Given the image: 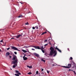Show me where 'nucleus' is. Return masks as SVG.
Segmentation results:
<instances>
[{
    "instance_id": "f257e3e1",
    "label": "nucleus",
    "mask_w": 76,
    "mask_h": 76,
    "mask_svg": "<svg viewBox=\"0 0 76 76\" xmlns=\"http://www.w3.org/2000/svg\"><path fill=\"white\" fill-rule=\"evenodd\" d=\"M50 50V55H53V57H55L57 55V51L56 50H54V49L52 47H51Z\"/></svg>"
},
{
    "instance_id": "f03ea898",
    "label": "nucleus",
    "mask_w": 76,
    "mask_h": 76,
    "mask_svg": "<svg viewBox=\"0 0 76 76\" xmlns=\"http://www.w3.org/2000/svg\"><path fill=\"white\" fill-rule=\"evenodd\" d=\"M15 73H17V74H15V76H19V75H21V74H20V72H19L18 70H15Z\"/></svg>"
},
{
    "instance_id": "7ed1b4c3",
    "label": "nucleus",
    "mask_w": 76,
    "mask_h": 76,
    "mask_svg": "<svg viewBox=\"0 0 76 76\" xmlns=\"http://www.w3.org/2000/svg\"><path fill=\"white\" fill-rule=\"evenodd\" d=\"M12 64H14L16 66H18V59H16L15 61H12Z\"/></svg>"
},
{
    "instance_id": "20e7f679",
    "label": "nucleus",
    "mask_w": 76,
    "mask_h": 76,
    "mask_svg": "<svg viewBox=\"0 0 76 76\" xmlns=\"http://www.w3.org/2000/svg\"><path fill=\"white\" fill-rule=\"evenodd\" d=\"M12 49L13 50H17V51H20V50L18 49V48H16L15 47H12Z\"/></svg>"
},
{
    "instance_id": "39448f33",
    "label": "nucleus",
    "mask_w": 76,
    "mask_h": 76,
    "mask_svg": "<svg viewBox=\"0 0 76 76\" xmlns=\"http://www.w3.org/2000/svg\"><path fill=\"white\" fill-rule=\"evenodd\" d=\"M13 56L14 57L12 58V60H13V61H15V60H16V59H17V58L16 57V56H15V55H13Z\"/></svg>"
},
{
    "instance_id": "423d86ee",
    "label": "nucleus",
    "mask_w": 76,
    "mask_h": 76,
    "mask_svg": "<svg viewBox=\"0 0 76 76\" xmlns=\"http://www.w3.org/2000/svg\"><path fill=\"white\" fill-rule=\"evenodd\" d=\"M55 48L56 50H57L60 53H61V50H60V49H58V48L57 46H56V47Z\"/></svg>"
},
{
    "instance_id": "0eeeda50",
    "label": "nucleus",
    "mask_w": 76,
    "mask_h": 76,
    "mask_svg": "<svg viewBox=\"0 0 76 76\" xmlns=\"http://www.w3.org/2000/svg\"><path fill=\"white\" fill-rule=\"evenodd\" d=\"M20 36H21V35L20 34L19 35H18L17 36H14V38H19V37H20Z\"/></svg>"
},
{
    "instance_id": "6e6552de",
    "label": "nucleus",
    "mask_w": 76,
    "mask_h": 76,
    "mask_svg": "<svg viewBox=\"0 0 76 76\" xmlns=\"http://www.w3.org/2000/svg\"><path fill=\"white\" fill-rule=\"evenodd\" d=\"M71 64H68V66H67V69H69V68H70L71 67Z\"/></svg>"
},
{
    "instance_id": "1a4fd4ad",
    "label": "nucleus",
    "mask_w": 76,
    "mask_h": 76,
    "mask_svg": "<svg viewBox=\"0 0 76 76\" xmlns=\"http://www.w3.org/2000/svg\"><path fill=\"white\" fill-rule=\"evenodd\" d=\"M34 55L36 57H39V55L36 53H33Z\"/></svg>"
},
{
    "instance_id": "9d476101",
    "label": "nucleus",
    "mask_w": 76,
    "mask_h": 76,
    "mask_svg": "<svg viewBox=\"0 0 76 76\" xmlns=\"http://www.w3.org/2000/svg\"><path fill=\"white\" fill-rule=\"evenodd\" d=\"M9 54H10V53L9 52H7L6 54V57H7Z\"/></svg>"
},
{
    "instance_id": "9b49d317",
    "label": "nucleus",
    "mask_w": 76,
    "mask_h": 76,
    "mask_svg": "<svg viewBox=\"0 0 76 76\" xmlns=\"http://www.w3.org/2000/svg\"><path fill=\"white\" fill-rule=\"evenodd\" d=\"M27 66L28 68H29V69H31V68H32V66H29L28 65H27Z\"/></svg>"
},
{
    "instance_id": "f8f14e48",
    "label": "nucleus",
    "mask_w": 76,
    "mask_h": 76,
    "mask_svg": "<svg viewBox=\"0 0 76 76\" xmlns=\"http://www.w3.org/2000/svg\"><path fill=\"white\" fill-rule=\"evenodd\" d=\"M40 50H44V48H43V46H41L40 48Z\"/></svg>"
},
{
    "instance_id": "ddd939ff",
    "label": "nucleus",
    "mask_w": 76,
    "mask_h": 76,
    "mask_svg": "<svg viewBox=\"0 0 76 76\" xmlns=\"http://www.w3.org/2000/svg\"><path fill=\"white\" fill-rule=\"evenodd\" d=\"M22 51H23V52L25 53H26V52H27V51L25 50H22Z\"/></svg>"
},
{
    "instance_id": "4468645a",
    "label": "nucleus",
    "mask_w": 76,
    "mask_h": 76,
    "mask_svg": "<svg viewBox=\"0 0 76 76\" xmlns=\"http://www.w3.org/2000/svg\"><path fill=\"white\" fill-rule=\"evenodd\" d=\"M41 61H43V62H45V61L43 59H41Z\"/></svg>"
},
{
    "instance_id": "2eb2a0df",
    "label": "nucleus",
    "mask_w": 76,
    "mask_h": 76,
    "mask_svg": "<svg viewBox=\"0 0 76 76\" xmlns=\"http://www.w3.org/2000/svg\"><path fill=\"white\" fill-rule=\"evenodd\" d=\"M23 59L24 60H26L28 59V58H27V57H25V58H23Z\"/></svg>"
},
{
    "instance_id": "dca6fc26",
    "label": "nucleus",
    "mask_w": 76,
    "mask_h": 76,
    "mask_svg": "<svg viewBox=\"0 0 76 76\" xmlns=\"http://www.w3.org/2000/svg\"><path fill=\"white\" fill-rule=\"evenodd\" d=\"M18 18H22V15H20L18 17Z\"/></svg>"
},
{
    "instance_id": "f3484780",
    "label": "nucleus",
    "mask_w": 76,
    "mask_h": 76,
    "mask_svg": "<svg viewBox=\"0 0 76 76\" xmlns=\"http://www.w3.org/2000/svg\"><path fill=\"white\" fill-rule=\"evenodd\" d=\"M46 33H47V32L45 31L44 32H43L42 34H41V35H44V34H46Z\"/></svg>"
},
{
    "instance_id": "a211bd4d",
    "label": "nucleus",
    "mask_w": 76,
    "mask_h": 76,
    "mask_svg": "<svg viewBox=\"0 0 76 76\" xmlns=\"http://www.w3.org/2000/svg\"><path fill=\"white\" fill-rule=\"evenodd\" d=\"M37 49H39V50H40V48L38 46H37Z\"/></svg>"
},
{
    "instance_id": "6ab92c4d",
    "label": "nucleus",
    "mask_w": 76,
    "mask_h": 76,
    "mask_svg": "<svg viewBox=\"0 0 76 76\" xmlns=\"http://www.w3.org/2000/svg\"><path fill=\"white\" fill-rule=\"evenodd\" d=\"M31 46H25L23 48H29V47H30Z\"/></svg>"
},
{
    "instance_id": "aec40b11",
    "label": "nucleus",
    "mask_w": 76,
    "mask_h": 76,
    "mask_svg": "<svg viewBox=\"0 0 76 76\" xmlns=\"http://www.w3.org/2000/svg\"><path fill=\"white\" fill-rule=\"evenodd\" d=\"M16 66H16L15 65H14L13 66V68H15V67H16Z\"/></svg>"
},
{
    "instance_id": "412c9836",
    "label": "nucleus",
    "mask_w": 76,
    "mask_h": 76,
    "mask_svg": "<svg viewBox=\"0 0 76 76\" xmlns=\"http://www.w3.org/2000/svg\"><path fill=\"white\" fill-rule=\"evenodd\" d=\"M62 67H64V68H66L67 69V66H62Z\"/></svg>"
},
{
    "instance_id": "4be33fe9",
    "label": "nucleus",
    "mask_w": 76,
    "mask_h": 76,
    "mask_svg": "<svg viewBox=\"0 0 76 76\" xmlns=\"http://www.w3.org/2000/svg\"><path fill=\"white\" fill-rule=\"evenodd\" d=\"M33 47H34L35 48H36V49H37V46H33Z\"/></svg>"
},
{
    "instance_id": "5701e85b",
    "label": "nucleus",
    "mask_w": 76,
    "mask_h": 76,
    "mask_svg": "<svg viewBox=\"0 0 76 76\" xmlns=\"http://www.w3.org/2000/svg\"><path fill=\"white\" fill-rule=\"evenodd\" d=\"M35 28H36V29H38V26H35Z\"/></svg>"
},
{
    "instance_id": "b1692460",
    "label": "nucleus",
    "mask_w": 76,
    "mask_h": 76,
    "mask_svg": "<svg viewBox=\"0 0 76 76\" xmlns=\"http://www.w3.org/2000/svg\"><path fill=\"white\" fill-rule=\"evenodd\" d=\"M27 74L28 75H31V74H32V73H31V72H29Z\"/></svg>"
},
{
    "instance_id": "393cba45",
    "label": "nucleus",
    "mask_w": 76,
    "mask_h": 76,
    "mask_svg": "<svg viewBox=\"0 0 76 76\" xmlns=\"http://www.w3.org/2000/svg\"><path fill=\"white\" fill-rule=\"evenodd\" d=\"M42 52L43 53H45V51L44 50H41Z\"/></svg>"
},
{
    "instance_id": "a878e982",
    "label": "nucleus",
    "mask_w": 76,
    "mask_h": 76,
    "mask_svg": "<svg viewBox=\"0 0 76 76\" xmlns=\"http://www.w3.org/2000/svg\"><path fill=\"white\" fill-rule=\"evenodd\" d=\"M47 72L48 73H50V71H48V70H47Z\"/></svg>"
},
{
    "instance_id": "bb28decb",
    "label": "nucleus",
    "mask_w": 76,
    "mask_h": 76,
    "mask_svg": "<svg viewBox=\"0 0 76 76\" xmlns=\"http://www.w3.org/2000/svg\"><path fill=\"white\" fill-rule=\"evenodd\" d=\"M73 72H74L75 75H76V72H75V71H72Z\"/></svg>"
},
{
    "instance_id": "cd10ccee",
    "label": "nucleus",
    "mask_w": 76,
    "mask_h": 76,
    "mask_svg": "<svg viewBox=\"0 0 76 76\" xmlns=\"http://www.w3.org/2000/svg\"><path fill=\"white\" fill-rule=\"evenodd\" d=\"M14 54L15 55L17 54V52H14Z\"/></svg>"
},
{
    "instance_id": "c85d7f7f",
    "label": "nucleus",
    "mask_w": 76,
    "mask_h": 76,
    "mask_svg": "<svg viewBox=\"0 0 76 76\" xmlns=\"http://www.w3.org/2000/svg\"><path fill=\"white\" fill-rule=\"evenodd\" d=\"M32 29H35V28L34 27H32Z\"/></svg>"
},
{
    "instance_id": "c756f323",
    "label": "nucleus",
    "mask_w": 76,
    "mask_h": 76,
    "mask_svg": "<svg viewBox=\"0 0 76 76\" xmlns=\"http://www.w3.org/2000/svg\"><path fill=\"white\" fill-rule=\"evenodd\" d=\"M70 59L71 60H72L73 59V58H72V57H71L70 58Z\"/></svg>"
},
{
    "instance_id": "7c9ffc66",
    "label": "nucleus",
    "mask_w": 76,
    "mask_h": 76,
    "mask_svg": "<svg viewBox=\"0 0 76 76\" xmlns=\"http://www.w3.org/2000/svg\"><path fill=\"white\" fill-rule=\"evenodd\" d=\"M49 44H50V45H51V42H49Z\"/></svg>"
},
{
    "instance_id": "2f4dec72",
    "label": "nucleus",
    "mask_w": 76,
    "mask_h": 76,
    "mask_svg": "<svg viewBox=\"0 0 76 76\" xmlns=\"http://www.w3.org/2000/svg\"><path fill=\"white\" fill-rule=\"evenodd\" d=\"M38 74V71H36V74Z\"/></svg>"
},
{
    "instance_id": "473e14b6",
    "label": "nucleus",
    "mask_w": 76,
    "mask_h": 76,
    "mask_svg": "<svg viewBox=\"0 0 76 76\" xmlns=\"http://www.w3.org/2000/svg\"><path fill=\"white\" fill-rule=\"evenodd\" d=\"M25 55H24V56L23 57V58H24L25 57Z\"/></svg>"
},
{
    "instance_id": "72a5a7b5",
    "label": "nucleus",
    "mask_w": 76,
    "mask_h": 76,
    "mask_svg": "<svg viewBox=\"0 0 76 76\" xmlns=\"http://www.w3.org/2000/svg\"><path fill=\"white\" fill-rule=\"evenodd\" d=\"M25 25H29L28 23H25Z\"/></svg>"
},
{
    "instance_id": "f704fd0d",
    "label": "nucleus",
    "mask_w": 76,
    "mask_h": 76,
    "mask_svg": "<svg viewBox=\"0 0 76 76\" xmlns=\"http://www.w3.org/2000/svg\"><path fill=\"white\" fill-rule=\"evenodd\" d=\"M48 45V44H46L44 45L45 46H47V45Z\"/></svg>"
},
{
    "instance_id": "c9c22d12",
    "label": "nucleus",
    "mask_w": 76,
    "mask_h": 76,
    "mask_svg": "<svg viewBox=\"0 0 76 76\" xmlns=\"http://www.w3.org/2000/svg\"><path fill=\"white\" fill-rule=\"evenodd\" d=\"M41 69H42L41 72H42V71L44 70V69H43L42 68H41Z\"/></svg>"
},
{
    "instance_id": "e433bc0d",
    "label": "nucleus",
    "mask_w": 76,
    "mask_h": 76,
    "mask_svg": "<svg viewBox=\"0 0 76 76\" xmlns=\"http://www.w3.org/2000/svg\"><path fill=\"white\" fill-rule=\"evenodd\" d=\"M10 48H8L7 49V50H10Z\"/></svg>"
},
{
    "instance_id": "4c0bfd02",
    "label": "nucleus",
    "mask_w": 76,
    "mask_h": 76,
    "mask_svg": "<svg viewBox=\"0 0 76 76\" xmlns=\"http://www.w3.org/2000/svg\"><path fill=\"white\" fill-rule=\"evenodd\" d=\"M31 50H34V51H35V50L34 49H33V48H32V49H31Z\"/></svg>"
},
{
    "instance_id": "58836bf2",
    "label": "nucleus",
    "mask_w": 76,
    "mask_h": 76,
    "mask_svg": "<svg viewBox=\"0 0 76 76\" xmlns=\"http://www.w3.org/2000/svg\"><path fill=\"white\" fill-rule=\"evenodd\" d=\"M3 42V40H1L0 42Z\"/></svg>"
},
{
    "instance_id": "ea45409f",
    "label": "nucleus",
    "mask_w": 76,
    "mask_h": 76,
    "mask_svg": "<svg viewBox=\"0 0 76 76\" xmlns=\"http://www.w3.org/2000/svg\"><path fill=\"white\" fill-rule=\"evenodd\" d=\"M14 39V38H13V37H12V38H11V39Z\"/></svg>"
},
{
    "instance_id": "a19ab883",
    "label": "nucleus",
    "mask_w": 76,
    "mask_h": 76,
    "mask_svg": "<svg viewBox=\"0 0 76 76\" xmlns=\"http://www.w3.org/2000/svg\"><path fill=\"white\" fill-rule=\"evenodd\" d=\"M47 40H45V42H47Z\"/></svg>"
},
{
    "instance_id": "79ce46f5",
    "label": "nucleus",
    "mask_w": 76,
    "mask_h": 76,
    "mask_svg": "<svg viewBox=\"0 0 76 76\" xmlns=\"http://www.w3.org/2000/svg\"><path fill=\"white\" fill-rule=\"evenodd\" d=\"M69 71H71V70L70 69H69Z\"/></svg>"
},
{
    "instance_id": "37998d69",
    "label": "nucleus",
    "mask_w": 76,
    "mask_h": 76,
    "mask_svg": "<svg viewBox=\"0 0 76 76\" xmlns=\"http://www.w3.org/2000/svg\"><path fill=\"white\" fill-rule=\"evenodd\" d=\"M10 58H12V56H10Z\"/></svg>"
},
{
    "instance_id": "c03bdc74",
    "label": "nucleus",
    "mask_w": 76,
    "mask_h": 76,
    "mask_svg": "<svg viewBox=\"0 0 76 76\" xmlns=\"http://www.w3.org/2000/svg\"><path fill=\"white\" fill-rule=\"evenodd\" d=\"M53 66H54L55 65L54 64H53L52 65Z\"/></svg>"
},
{
    "instance_id": "a18cd8bd",
    "label": "nucleus",
    "mask_w": 76,
    "mask_h": 76,
    "mask_svg": "<svg viewBox=\"0 0 76 76\" xmlns=\"http://www.w3.org/2000/svg\"><path fill=\"white\" fill-rule=\"evenodd\" d=\"M28 51H27V52L28 53H29V50H28Z\"/></svg>"
},
{
    "instance_id": "49530a36",
    "label": "nucleus",
    "mask_w": 76,
    "mask_h": 76,
    "mask_svg": "<svg viewBox=\"0 0 76 76\" xmlns=\"http://www.w3.org/2000/svg\"><path fill=\"white\" fill-rule=\"evenodd\" d=\"M20 3H21L22 4V2H20Z\"/></svg>"
},
{
    "instance_id": "de8ad7c7",
    "label": "nucleus",
    "mask_w": 76,
    "mask_h": 76,
    "mask_svg": "<svg viewBox=\"0 0 76 76\" xmlns=\"http://www.w3.org/2000/svg\"><path fill=\"white\" fill-rule=\"evenodd\" d=\"M0 51H1V49H0Z\"/></svg>"
},
{
    "instance_id": "09e8293b",
    "label": "nucleus",
    "mask_w": 76,
    "mask_h": 76,
    "mask_svg": "<svg viewBox=\"0 0 76 76\" xmlns=\"http://www.w3.org/2000/svg\"><path fill=\"white\" fill-rule=\"evenodd\" d=\"M71 71H72V72H73V70H71Z\"/></svg>"
},
{
    "instance_id": "8fccbe9b",
    "label": "nucleus",
    "mask_w": 76,
    "mask_h": 76,
    "mask_svg": "<svg viewBox=\"0 0 76 76\" xmlns=\"http://www.w3.org/2000/svg\"><path fill=\"white\" fill-rule=\"evenodd\" d=\"M44 74V72H42V74Z\"/></svg>"
},
{
    "instance_id": "3c124183",
    "label": "nucleus",
    "mask_w": 76,
    "mask_h": 76,
    "mask_svg": "<svg viewBox=\"0 0 76 76\" xmlns=\"http://www.w3.org/2000/svg\"><path fill=\"white\" fill-rule=\"evenodd\" d=\"M68 50H69V49H68Z\"/></svg>"
},
{
    "instance_id": "603ef678",
    "label": "nucleus",
    "mask_w": 76,
    "mask_h": 76,
    "mask_svg": "<svg viewBox=\"0 0 76 76\" xmlns=\"http://www.w3.org/2000/svg\"><path fill=\"white\" fill-rule=\"evenodd\" d=\"M11 69L12 70V69Z\"/></svg>"
}]
</instances>
